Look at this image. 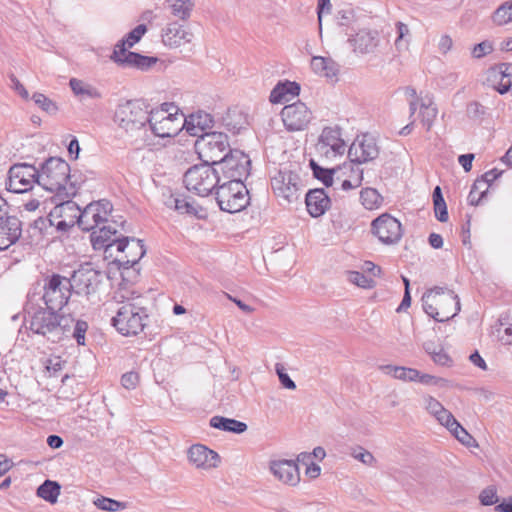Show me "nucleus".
I'll use <instances>...</instances> for the list:
<instances>
[{"mask_svg": "<svg viewBox=\"0 0 512 512\" xmlns=\"http://www.w3.org/2000/svg\"><path fill=\"white\" fill-rule=\"evenodd\" d=\"M29 329L38 335L45 337L52 343H58L69 337L74 323L71 314L52 311L47 307H38L35 311L27 312Z\"/></svg>", "mask_w": 512, "mask_h": 512, "instance_id": "obj_1", "label": "nucleus"}, {"mask_svg": "<svg viewBox=\"0 0 512 512\" xmlns=\"http://www.w3.org/2000/svg\"><path fill=\"white\" fill-rule=\"evenodd\" d=\"M73 177L65 160L50 157L40 165L38 185L46 191L55 193L61 199L70 198L77 191V182L72 181Z\"/></svg>", "mask_w": 512, "mask_h": 512, "instance_id": "obj_2", "label": "nucleus"}, {"mask_svg": "<svg viewBox=\"0 0 512 512\" xmlns=\"http://www.w3.org/2000/svg\"><path fill=\"white\" fill-rule=\"evenodd\" d=\"M423 309L437 322H445L460 311V300L455 292L446 287L435 286L422 296Z\"/></svg>", "mask_w": 512, "mask_h": 512, "instance_id": "obj_3", "label": "nucleus"}, {"mask_svg": "<svg viewBox=\"0 0 512 512\" xmlns=\"http://www.w3.org/2000/svg\"><path fill=\"white\" fill-rule=\"evenodd\" d=\"M148 314L143 306L142 298L137 296L124 302L112 318V325L124 336L137 335L146 326Z\"/></svg>", "mask_w": 512, "mask_h": 512, "instance_id": "obj_4", "label": "nucleus"}, {"mask_svg": "<svg viewBox=\"0 0 512 512\" xmlns=\"http://www.w3.org/2000/svg\"><path fill=\"white\" fill-rule=\"evenodd\" d=\"M221 181L218 170L207 163L190 167L183 176L186 189L201 197L210 195Z\"/></svg>", "mask_w": 512, "mask_h": 512, "instance_id": "obj_5", "label": "nucleus"}, {"mask_svg": "<svg viewBox=\"0 0 512 512\" xmlns=\"http://www.w3.org/2000/svg\"><path fill=\"white\" fill-rule=\"evenodd\" d=\"M148 120L149 111L137 100L118 105L114 116L115 123L131 135L145 133Z\"/></svg>", "mask_w": 512, "mask_h": 512, "instance_id": "obj_6", "label": "nucleus"}, {"mask_svg": "<svg viewBox=\"0 0 512 512\" xmlns=\"http://www.w3.org/2000/svg\"><path fill=\"white\" fill-rule=\"evenodd\" d=\"M219 208L228 213H237L249 205V192L243 181H221L216 190Z\"/></svg>", "mask_w": 512, "mask_h": 512, "instance_id": "obj_7", "label": "nucleus"}, {"mask_svg": "<svg viewBox=\"0 0 512 512\" xmlns=\"http://www.w3.org/2000/svg\"><path fill=\"white\" fill-rule=\"evenodd\" d=\"M71 287L68 278L53 273L44 279L43 300L45 307L52 311L60 312L67 305L71 297Z\"/></svg>", "mask_w": 512, "mask_h": 512, "instance_id": "obj_8", "label": "nucleus"}, {"mask_svg": "<svg viewBox=\"0 0 512 512\" xmlns=\"http://www.w3.org/2000/svg\"><path fill=\"white\" fill-rule=\"evenodd\" d=\"M195 150L203 163L217 165L229 149L228 137L222 132L201 134L195 142Z\"/></svg>", "mask_w": 512, "mask_h": 512, "instance_id": "obj_9", "label": "nucleus"}, {"mask_svg": "<svg viewBox=\"0 0 512 512\" xmlns=\"http://www.w3.org/2000/svg\"><path fill=\"white\" fill-rule=\"evenodd\" d=\"M172 104L163 103L161 109L149 112V128L152 133L161 138L174 137L181 131L182 115L172 113Z\"/></svg>", "mask_w": 512, "mask_h": 512, "instance_id": "obj_10", "label": "nucleus"}, {"mask_svg": "<svg viewBox=\"0 0 512 512\" xmlns=\"http://www.w3.org/2000/svg\"><path fill=\"white\" fill-rule=\"evenodd\" d=\"M222 172V181H243L250 174L251 160L240 150H231L217 164Z\"/></svg>", "mask_w": 512, "mask_h": 512, "instance_id": "obj_11", "label": "nucleus"}, {"mask_svg": "<svg viewBox=\"0 0 512 512\" xmlns=\"http://www.w3.org/2000/svg\"><path fill=\"white\" fill-rule=\"evenodd\" d=\"M68 281L72 292L80 296L90 297L98 291L102 283V275L90 263H86L75 270Z\"/></svg>", "mask_w": 512, "mask_h": 512, "instance_id": "obj_12", "label": "nucleus"}, {"mask_svg": "<svg viewBox=\"0 0 512 512\" xmlns=\"http://www.w3.org/2000/svg\"><path fill=\"white\" fill-rule=\"evenodd\" d=\"M39 168L28 163H17L10 167L7 189L14 193H25L33 189V184H38Z\"/></svg>", "mask_w": 512, "mask_h": 512, "instance_id": "obj_13", "label": "nucleus"}, {"mask_svg": "<svg viewBox=\"0 0 512 512\" xmlns=\"http://www.w3.org/2000/svg\"><path fill=\"white\" fill-rule=\"evenodd\" d=\"M112 209L111 202L106 199L89 203L79 214V227L83 231H94L102 223L108 222Z\"/></svg>", "mask_w": 512, "mask_h": 512, "instance_id": "obj_14", "label": "nucleus"}, {"mask_svg": "<svg viewBox=\"0 0 512 512\" xmlns=\"http://www.w3.org/2000/svg\"><path fill=\"white\" fill-rule=\"evenodd\" d=\"M371 232L384 244H395L402 237V225L393 216L383 213L371 223Z\"/></svg>", "mask_w": 512, "mask_h": 512, "instance_id": "obj_15", "label": "nucleus"}, {"mask_svg": "<svg viewBox=\"0 0 512 512\" xmlns=\"http://www.w3.org/2000/svg\"><path fill=\"white\" fill-rule=\"evenodd\" d=\"M281 117L288 131H301L307 128L312 119V112L301 101L286 105L281 111Z\"/></svg>", "mask_w": 512, "mask_h": 512, "instance_id": "obj_16", "label": "nucleus"}, {"mask_svg": "<svg viewBox=\"0 0 512 512\" xmlns=\"http://www.w3.org/2000/svg\"><path fill=\"white\" fill-rule=\"evenodd\" d=\"M271 186L275 195L288 202L298 199L299 176L292 171H279L271 179Z\"/></svg>", "mask_w": 512, "mask_h": 512, "instance_id": "obj_17", "label": "nucleus"}, {"mask_svg": "<svg viewBox=\"0 0 512 512\" xmlns=\"http://www.w3.org/2000/svg\"><path fill=\"white\" fill-rule=\"evenodd\" d=\"M379 148L374 137L365 134L350 145L348 157L352 163L362 164L376 159Z\"/></svg>", "mask_w": 512, "mask_h": 512, "instance_id": "obj_18", "label": "nucleus"}, {"mask_svg": "<svg viewBox=\"0 0 512 512\" xmlns=\"http://www.w3.org/2000/svg\"><path fill=\"white\" fill-rule=\"evenodd\" d=\"M353 51L360 55L374 54L380 47V34L375 29H359L354 35L348 38Z\"/></svg>", "mask_w": 512, "mask_h": 512, "instance_id": "obj_19", "label": "nucleus"}, {"mask_svg": "<svg viewBox=\"0 0 512 512\" xmlns=\"http://www.w3.org/2000/svg\"><path fill=\"white\" fill-rule=\"evenodd\" d=\"M116 247L119 252L125 253L124 258L119 261L127 269L137 264L146 254L143 240L134 237H119L116 240Z\"/></svg>", "mask_w": 512, "mask_h": 512, "instance_id": "obj_20", "label": "nucleus"}, {"mask_svg": "<svg viewBox=\"0 0 512 512\" xmlns=\"http://www.w3.org/2000/svg\"><path fill=\"white\" fill-rule=\"evenodd\" d=\"M269 471L285 485L295 487L300 482V471L297 462L293 460H271Z\"/></svg>", "mask_w": 512, "mask_h": 512, "instance_id": "obj_21", "label": "nucleus"}, {"mask_svg": "<svg viewBox=\"0 0 512 512\" xmlns=\"http://www.w3.org/2000/svg\"><path fill=\"white\" fill-rule=\"evenodd\" d=\"M188 459L190 463L197 468H215L220 461L219 455L204 445H192L188 450Z\"/></svg>", "mask_w": 512, "mask_h": 512, "instance_id": "obj_22", "label": "nucleus"}, {"mask_svg": "<svg viewBox=\"0 0 512 512\" xmlns=\"http://www.w3.org/2000/svg\"><path fill=\"white\" fill-rule=\"evenodd\" d=\"M22 224L15 216H5L0 222V251L8 249L21 236Z\"/></svg>", "mask_w": 512, "mask_h": 512, "instance_id": "obj_23", "label": "nucleus"}, {"mask_svg": "<svg viewBox=\"0 0 512 512\" xmlns=\"http://www.w3.org/2000/svg\"><path fill=\"white\" fill-rule=\"evenodd\" d=\"M305 203L309 215L317 218L330 208L331 199L323 188H316L307 192Z\"/></svg>", "mask_w": 512, "mask_h": 512, "instance_id": "obj_24", "label": "nucleus"}, {"mask_svg": "<svg viewBox=\"0 0 512 512\" xmlns=\"http://www.w3.org/2000/svg\"><path fill=\"white\" fill-rule=\"evenodd\" d=\"M501 174L502 171L492 169L484 173L480 178L476 179L468 195L469 204L473 206L478 205L487 195L491 183L500 177Z\"/></svg>", "mask_w": 512, "mask_h": 512, "instance_id": "obj_25", "label": "nucleus"}, {"mask_svg": "<svg viewBox=\"0 0 512 512\" xmlns=\"http://www.w3.org/2000/svg\"><path fill=\"white\" fill-rule=\"evenodd\" d=\"M321 149L327 148L325 154L329 151L333 156L343 155L345 152L346 144L341 138V129L339 127H325L319 138Z\"/></svg>", "mask_w": 512, "mask_h": 512, "instance_id": "obj_26", "label": "nucleus"}, {"mask_svg": "<svg viewBox=\"0 0 512 512\" xmlns=\"http://www.w3.org/2000/svg\"><path fill=\"white\" fill-rule=\"evenodd\" d=\"M193 34L183 29L182 25L172 22L163 30V43L169 47H178L182 42H191Z\"/></svg>", "mask_w": 512, "mask_h": 512, "instance_id": "obj_27", "label": "nucleus"}, {"mask_svg": "<svg viewBox=\"0 0 512 512\" xmlns=\"http://www.w3.org/2000/svg\"><path fill=\"white\" fill-rule=\"evenodd\" d=\"M117 233V229L109 224L100 227L98 230H94L91 233V242L93 248L96 250H107L113 245H116L118 238H112Z\"/></svg>", "mask_w": 512, "mask_h": 512, "instance_id": "obj_28", "label": "nucleus"}, {"mask_svg": "<svg viewBox=\"0 0 512 512\" xmlns=\"http://www.w3.org/2000/svg\"><path fill=\"white\" fill-rule=\"evenodd\" d=\"M300 93V85L296 82H279L270 93V101L274 104L288 102Z\"/></svg>", "mask_w": 512, "mask_h": 512, "instance_id": "obj_29", "label": "nucleus"}, {"mask_svg": "<svg viewBox=\"0 0 512 512\" xmlns=\"http://www.w3.org/2000/svg\"><path fill=\"white\" fill-rule=\"evenodd\" d=\"M312 70L328 79H336L340 66L330 57L314 56L311 59Z\"/></svg>", "mask_w": 512, "mask_h": 512, "instance_id": "obj_30", "label": "nucleus"}, {"mask_svg": "<svg viewBox=\"0 0 512 512\" xmlns=\"http://www.w3.org/2000/svg\"><path fill=\"white\" fill-rule=\"evenodd\" d=\"M79 214L81 209L72 200H63L60 204H57L54 209L50 212L52 218H63L65 220H71V223L79 225Z\"/></svg>", "mask_w": 512, "mask_h": 512, "instance_id": "obj_31", "label": "nucleus"}, {"mask_svg": "<svg viewBox=\"0 0 512 512\" xmlns=\"http://www.w3.org/2000/svg\"><path fill=\"white\" fill-rule=\"evenodd\" d=\"M438 109L434 104L433 97L430 94H426L420 98V112L421 123L429 131L435 118L437 117Z\"/></svg>", "mask_w": 512, "mask_h": 512, "instance_id": "obj_32", "label": "nucleus"}, {"mask_svg": "<svg viewBox=\"0 0 512 512\" xmlns=\"http://www.w3.org/2000/svg\"><path fill=\"white\" fill-rule=\"evenodd\" d=\"M157 62V57L145 56L136 52L129 51L128 54L125 57H123L121 66L137 68L141 71H147Z\"/></svg>", "mask_w": 512, "mask_h": 512, "instance_id": "obj_33", "label": "nucleus"}, {"mask_svg": "<svg viewBox=\"0 0 512 512\" xmlns=\"http://www.w3.org/2000/svg\"><path fill=\"white\" fill-rule=\"evenodd\" d=\"M210 426L226 432L242 434L247 430V424L236 419L223 416H213L210 419Z\"/></svg>", "mask_w": 512, "mask_h": 512, "instance_id": "obj_34", "label": "nucleus"}, {"mask_svg": "<svg viewBox=\"0 0 512 512\" xmlns=\"http://www.w3.org/2000/svg\"><path fill=\"white\" fill-rule=\"evenodd\" d=\"M313 176L321 181L326 187H331L336 185L340 181V172L341 168L336 169H326L318 164H316L313 160L310 162Z\"/></svg>", "mask_w": 512, "mask_h": 512, "instance_id": "obj_35", "label": "nucleus"}, {"mask_svg": "<svg viewBox=\"0 0 512 512\" xmlns=\"http://www.w3.org/2000/svg\"><path fill=\"white\" fill-rule=\"evenodd\" d=\"M69 86L76 96L82 98L87 97L91 99H99L102 97L101 93L97 88L82 80L71 78L69 81Z\"/></svg>", "mask_w": 512, "mask_h": 512, "instance_id": "obj_36", "label": "nucleus"}, {"mask_svg": "<svg viewBox=\"0 0 512 512\" xmlns=\"http://www.w3.org/2000/svg\"><path fill=\"white\" fill-rule=\"evenodd\" d=\"M381 369L388 375H391L395 379L416 382L419 377V371L414 368H408L403 366L385 365Z\"/></svg>", "mask_w": 512, "mask_h": 512, "instance_id": "obj_37", "label": "nucleus"}, {"mask_svg": "<svg viewBox=\"0 0 512 512\" xmlns=\"http://www.w3.org/2000/svg\"><path fill=\"white\" fill-rule=\"evenodd\" d=\"M166 204L169 207H174V209L180 213H187L191 215L197 214V206L194 200L189 199L186 196H171Z\"/></svg>", "mask_w": 512, "mask_h": 512, "instance_id": "obj_38", "label": "nucleus"}, {"mask_svg": "<svg viewBox=\"0 0 512 512\" xmlns=\"http://www.w3.org/2000/svg\"><path fill=\"white\" fill-rule=\"evenodd\" d=\"M491 21L496 26H504L512 23V0L503 2L491 16Z\"/></svg>", "mask_w": 512, "mask_h": 512, "instance_id": "obj_39", "label": "nucleus"}, {"mask_svg": "<svg viewBox=\"0 0 512 512\" xmlns=\"http://www.w3.org/2000/svg\"><path fill=\"white\" fill-rule=\"evenodd\" d=\"M61 486L58 482L52 480H45L37 489V495L42 499L56 503L60 494Z\"/></svg>", "mask_w": 512, "mask_h": 512, "instance_id": "obj_40", "label": "nucleus"}, {"mask_svg": "<svg viewBox=\"0 0 512 512\" xmlns=\"http://www.w3.org/2000/svg\"><path fill=\"white\" fill-rule=\"evenodd\" d=\"M360 200L366 209L372 210L382 204L383 198L376 189L367 187L361 190Z\"/></svg>", "mask_w": 512, "mask_h": 512, "instance_id": "obj_41", "label": "nucleus"}, {"mask_svg": "<svg viewBox=\"0 0 512 512\" xmlns=\"http://www.w3.org/2000/svg\"><path fill=\"white\" fill-rule=\"evenodd\" d=\"M172 14L181 20H186L190 17L194 2L192 0H170Z\"/></svg>", "mask_w": 512, "mask_h": 512, "instance_id": "obj_42", "label": "nucleus"}, {"mask_svg": "<svg viewBox=\"0 0 512 512\" xmlns=\"http://www.w3.org/2000/svg\"><path fill=\"white\" fill-rule=\"evenodd\" d=\"M53 226H54V219L50 214L46 217H39L36 219L33 224H31V228L33 229L34 236L39 238L43 234L47 235H53Z\"/></svg>", "mask_w": 512, "mask_h": 512, "instance_id": "obj_43", "label": "nucleus"}, {"mask_svg": "<svg viewBox=\"0 0 512 512\" xmlns=\"http://www.w3.org/2000/svg\"><path fill=\"white\" fill-rule=\"evenodd\" d=\"M489 80L493 82V87L500 93H507L512 87V78L501 73L490 71Z\"/></svg>", "mask_w": 512, "mask_h": 512, "instance_id": "obj_44", "label": "nucleus"}, {"mask_svg": "<svg viewBox=\"0 0 512 512\" xmlns=\"http://www.w3.org/2000/svg\"><path fill=\"white\" fill-rule=\"evenodd\" d=\"M93 503L98 509L109 512H115L126 508V503L104 496L97 498Z\"/></svg>", "mask_w": 512, "mask_h": 512, "instance_id": "obj_45", "label": "nucleus"}, {"mask_svg": "<svg viewBox=\"0 0 512 512\" xmlns=\"http://www.w3.org/2000/svg\"><path fill=\"white\" fill-rule=\"evenodd\" d=\"M448 430L456 437L458 441H460L463 445L467 447L474 446L475 439L466 431L462 425L456 421V423L448 428Z\"/></svg>", "mask_w": 512, "mask_h": 512, "instance_id": "obj_46", "label": "nucleus"}, {"mask_svg": "<svg viewBox=\"0 0 512 512\" xmlns=\"http://www.w3.org/2000/svg\"><path fill=\"white\" fill-rule=\"evenodd\" d=\"M32 100L38 107L49 114H55L58 110L57 105L42 93H34Z\"/></svg>", "mask_w": 512, "mask_h": 512, "instance_id": "obj_47", "label": "nucleus"}, {"mask_svg": "<svg viewBox=\"0 0 512 512\" xmlns=\"http://www.w3.org/2000/svg\"><path fill=\"white\" fill-rule=\"evenodd\" d=\"M87 329H88L87 322L82 321V320L76 321L74 319V323L71 328V333H70L69 337L72 336L79 345H84L85 334H86Z\"/></svg>", "mask_w": 512, "mask_h": 512, "instance_id": "obj_48", "label": "nucleus"}, {"mask_svg": "<svg viewBox=\"0 0 512 512\" xmlns=\"http://www.w3.org/2000/svg\"><path fill=\"white\" fill-rule=\"evenodd\" d=\"M396 30H397V38L395 40V46L398 50L406 49L409 43V40H405V37L410 35V29L408 25H406L403 22H397L396 23Z\"/></svg>", "mask_w": 512, "mask_h": 512, "instance_id": "obj_49", "label": "nucleus"}, {"mask_svg": "<svg viewBox=\"0 0 512 512\" xmlns=\"http://www.w3.org/2000/svg\"><path fill=\"white\" fill-rule=\"evenodd\" d=\"M362 181H363V172H359L357 174V177H354L353 179H349V178L342 179L340 177V181L336 185H334V189L335 190L341 189L343 191H349V190L358 188L362 184Z\"/></svg>", "mask_w": 512, "mask_h": 512, "instance_id": "obj_50", "label": "nucleus"}, {"mask_svg": "<svg viewBox=\"0 0 512 512\" xmlns=\"http://www.w3.org/2000/svg\"><path fill=\"white\" fill-rule=\"evenodd\" d=\"M349 281L361 288H373L375 286V281L372 278H368L358 271L349 272Z\"/></svg>", "mask_w": 512, "mask_h": 512, "instance_id": "obj_51", "label": "nucleus"}, {"mask_svg": "<svg viewBox=\"0 0 512 512\" xmlns=\"http://www.w3.org/2000/svg\"><path fill=\"white\" fill-rule=\"evenodd\" d=\"M351 456L367 466H374L376 464V459L373 454L362 447L354 448L351 452Z\"/></svg>", "mask_w": 512, "mask_h": 512, "instance_id": "obj_52", "label": "nucleus"}, {"mask_svg": "<svg viewBox=\"0 0 512 512\" xmlns=\"http://www.w3.org/2000/svg\"><path fill=\"white\" fill-rule=\"evenodd\" d=\"M337 21L340 26L351 27L354 29V23L356 22V19L353 9L340 10L337 14Z\"/></svg>", "mask_w": 512, "mask_h": 512, "instance_id": "obj_53", "label": "nucleus"}, {"mask_svg": "<svg viewBox=\"0 0 512 512\" xmlns=\"http://www.w3.org/2000/svg\"><path fill=\"white\" fill-rule=\"evenodd\" d=\"M482 505L490 506L498 502L497 489L494 486H488L479 495Z\"/></svg>", "mask_w": 512, "mask_h": 512, "instance_id": "obj_54", "label": "nucleus"}, {"mask_svg": "<svg viewBox=\"0 0 512 512\" xmlns=\"http://www.w3.org/2000/svg\"><path fill=\"white\" fill-rule=\"evenodd\" d=\"M185 129L186 132L191 136H197L198 138L202 134V130L199 125H197V120L192 121V114L188 117H184L182 115V125L181 130Z\"/></svg>", "mask_w": 512, "mask_h": 512, "instance_id": "obj_55", "label": "nucleus"}, {"mask_svg": "<svg viewBox=\"0 0 512 512\" xmlns=\"http://www.w3.org/2000/svg\"><path fill=\"white\" fill-rule=\"evenodd\" d=\"M275 371L279 377V381L281 385L290 390L296 389L295 382L290 378V376L285 372V367L281 363H276Z\"/></svg>", "mask_w": 512, "mask_h": 512, "instance_id": "obj_56", "label": "nucleus"}, {"mask_svg": "<svg viewBox=\"0 0 512 512\" xmlns=\"http://www.w3.org/2000/svg\"><path fill=\"white\" fill-rule=\"evenodd\" d=\"M147 27L144 24H139L132 31H130L125 37V41H127L128 47H133L136 43L140 41L142 36L146 33Z\"/></svg>", "mask_w": 512, "mask_h": 512, "instance_id": "obj_57", "label": "nucleus"}, {"mask_svg": "<svg viewBox=\"0 0 512 512\" xmlns=\"http://www.w3.org/2000/svg\"><path fill=\"white\" fill-rule=\"evenodd\" d=\"M492 51H493V44L490 41L485 40V41H482V42L476 44L472 48L471 54H472L473 58L480 59V58L492 53Z\"/></svg>", "mask_w": 512, "mask_h": 512, "instance_id": "obj_58", "label": "nucleus"}, {"mask_svg": "<svg viewBox=\"0 0 512 512\" xmlns=\"http://www.w3.org/2000/svg\"><path fill=\"white\" fill-rule=\"evenodd\" d=\"M197 120V125L200 126L202 134L206 133L205 130L212 127V116L204 111H198L192 114V121Z\"/></svg>", "mask_w": 512, "mask_h": 512, "instance_id": "obj_59", "label": "nucleus"}, {"mask_svg": "<svg viewBox=\"0 0 512 512\" xmlns=\"http://www.w3.org/2000/svg\"><path fill=\"white\" fill-rule=\"evenodd\" d=\"M126 45L127 41H125V38H123L115 45L113 53L110 56V59L120 66L122 65L123 57H125L128 54L126 50Z\"/></svg>", "mask_w": 512, "mask_h": 512, "instance_id": "obj_60", "label": "nucleus"}, {"mask_svg": "<svg viewBox=\"0 0 512 512\" xmlns=\"http://www.w3.org/2000/svg\"><path fill=\"white\" fill-rule=\"evenodd\" d=\"M423 400L426 410L433 416L444 409V406L432 396H425Z\"/></svg>", "mask_w": 512, "mask_h": 512, "instance_id": "obj_61", "label": "nucleus"}, {"mask_svg": "<svg viewBox=\"0 0 512 512\" xmlns=\"http://www.w3.org/2000/svg\"><path fill=\"white\" fill-rule=\"evenodd\" d=\"M434 417L441 425L445 426L447 429L453 426L457 421L452 413L445 408Z\"/></svg>", "mask_w": 512, "mask_h": 512, "instance_id": "obj_62", "label": "nucleus"}, {"mask_svg": "<svg viewBox=\"0 0 512 512\" xmlns=\"http://www.w3.org/2000/svg\"><path fill=\"white\" fill-rule=\"evenodd\" d=\"M139 382V376L136 372H127L122 375L121 383L126 389H134Z\"/></svg>", "mask_w": 512, "mask_h": 512, "instance_id": "obj_63", "label": "nucleus"}, {"mask_svg": "<svg viewBox=\"0 0 512 512\" xmlns=\"http://www.w3.org/2000/svg\"><path fill=\"white\" fill-rule=\"evenodd\" d=\"M432 360L436 364L441 365V366H450L452 363V359L442 348H440L436 352H433Z\"/></svg>", "mask_w": 512, "mask_h": 512, "instance_id": "obj_64", "label": "nucleus"}]
</instances>
